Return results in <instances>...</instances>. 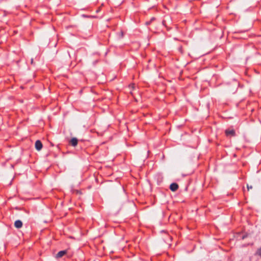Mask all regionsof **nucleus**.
<instances>
[{
    "label": "nucleus",
    "mask_w": 261,
    "mask_h": 261,
    "mask_svg": "<svg viewBox=\"0 0 261 261\" xmlns=\"http://www.w3.org/2000/svg\"><path fill=\"white\" fill-rule=\"evenodd\" d=\"M31 64H33V59H31Z\"/></svg>",
    "instance_id": "9b49d317"
},
{
    "label": "nucleus",
    "mask_w": 261,
    "mask_h": 261,
    "mask_svg": "<svg viewBox=\"0 0 261 261\" xmlns=\"http://www.w3.org/2000/svg\"><path fill=\"white\" fill-rule=\"evenodd\" d=\"M256 253L261 257V247L258 249Z\"/></svg>",
    "instance_id": "0eeeda50"
},
{
    "label": "nucleus",
    "mask_w": 261,
    "mask_h": 261,
    "mask_svg": "<svg viewBox=\"0 0 261 261\" xmlns=\"http://www.w3.org/2000/svg\"><path fill=\"white\" fill-rule=\"evenodd\" d=\"M67 251L66 250H62L59 251L57 254H56V258H60L62 257L63 255H64L65 254H66Z\"/></svg>",
    "instance_id": "423d86ee"
},
{
    "label": "nucleus",
    "mask_w": 261,
    "mask_h": 261,
    "mask_svg": "<svg viewBox=\"0 0 261 261\" xmlns=\"http://www.w3.org/2000/svg\"><path fill=\"white\" fill-rule=\"evenodd\" d=\"M150 22H151V21H147V22H146V25H149V24L150 23Z\"/></svg>",
    "instance_id": "9d476101"
},
{
    "label": "nucleus",
    "mask_w": 261,
    "mask_h": 261,
    "mask_svg": "<svg viewBox=\"0 0 261 261\" xmlns=\"http://www.w3.org/2000/svg\"><path fill=\"white\" fill-rule=\"evenodd\" d=\"M164 23H165V21H163V24H164Z\"/></svg>",
    "instance_id": "dca6fc26"
},
{
    "label": "nucleus",
    "mask_w": 261,
    "mask_h": 261,
    "mask_svg": "<svg viewBox=\"0 0 261 261\" xmlns=\"http://www.w3.org/2000/svg\"><path fill=\"white\" fill-rule=\"evenodd\" d=\"M100 11V9L99 8L96 10V12L98 13Z\"/></svg>",
    "instance_id": "2eb2a0df"
},
{
    "label": "nucleus",
    "mask_w": 261,
    "mask_h": 261,
    "mask_svg": "<svg viewBox=\"0 0 261 261\" xmlns=\"http://www.w3.org/2000/svg\"><path fill=\"white\" fill-rule=\"evenodd\" d=\"M14 226L17 228H20L22 226V222L20 220H16L14 223Z\"/></svg>",
    "instance_id": "39448f33"
},
{
    "label": "nucleus",
    "mask_w": 261,
    "mask_h": 261,
    "mask_svg": "<svg viewBox=\"0 0 261 261\" xmlns=\"http://www.w3.org/2000/svg\"><path fill=\"white\" fill-rule=\"evenodd\" d=\"M77 142L78 140L76 138H72L70 141V143L73 146H76L77 144Z\"/></svg>",
    "instance_id": "20e7f679"
},
{
    "label": "nucleus",
    "mask_w": 261,
    "mask_h": 261,
    "mask_svg": "<svg viewBox=\"0 0 261 261\" xmlns=\"http://www.w3.org/2000/svg\"><path fill=\"white\" fill-rule=\"evenodd\" d=\"M225 134L227 136H234L236 135V133L234 129H226L225 130Z\"/></svg>",
    "instance_id": "f257e3e1"
},
{
    "label": "nucleus",
    "mask_w": 261,
    "mask_h": 261,
    "mask_svg": "<svg viewBox=\"0 0 261 261\" xmlns=\"http://www.w3.org/2000/svg\"><path fill=\"white\" fill-rule=\"evenodd\" d=\"M130 86L132 87L133 88L134 87V84H132Z\"/></svg>",
    "instance_id": "f8f14e48"
},
{
    "label": "nucleus",
    "mask_w": 261,
    "mask_h": 261,
    "mask_svg": "<svg viewBox=\"0 0 261 261\" xmlns=\"http://www.w3.org/2000/svg\"><path fill=\"white\" fill-rule=\"evenodd\" d=\"M178 188V185L176 183H172L170 186V189L173 191H176Z\"/></svg>",
    "instance_id": "7ed1b4c3"
},
{
    "label": "nucleus",
    "mask_w": 261,
    "mask_h": 261,
    "mask_svg": "<svg viewBox=\"0 0 261 261\" xmlns=\"http://www.w3.org/2000/svg\"><path fill=\"white\" fill-rule=\"evenodd\" d=\"M153 20H154V17H153V18H152L151 19L150 21H153Z\"/></svg>",
    "instance_id": "ddd939ff"
},
{
    "label": "nucleus",
    "mask_w": 261,
    "mask_h": 261,
    "mask_svg": "<svg viewBox=\"0 0 261 261\" xmlns=\"http://www.w3.org/2000/svg\"><path fill=\"white\" fill-rule=\"evenodd\" d=\"M234 84H235V85H237V81H234Z\"/></svg>",
    "instance_id": "4468645a"
},
{
    "label": "nucleus",
    "mask_w": 261,
    "mask_h": 261,
    "mask_svg": "<svg viewBox=\"0 0 261 261\" xmlns=\"http://www.w3.org/2000/svg\"><path fill=\"white\" fill-rule=\"evenodd\" d=\"M120 36L121 37H123V32H120Z\"/></svg>",
    "instance_id": "1a4fd4ad"
},
{
    "label": "nucleus",
    "mask_w": 261,
    "mask_h": 261,
    "mask_svg": "<svg viewBox=\"0 0 261 261\" xmlns=\"http://www.w3.org/2000/svg\"><path fill=\"white\" fill-rule=\"evenodd\" d=\"M35 148L36 150L39 151L42 148V144L40 140H37L35 142Z\"/></svg>",
    "instance_id": "f03ea898"
},
{
    "label": "nucleus",
    "mask_w": 261,
    "mask_h": 261,
    "mask_svg": "<svg viewBox=\"0 0 261 261\" xmlns=\"http://www.w3.org/2000/svg\"><path fill=\"white\" fill-rule=\"evenodd\" d=\"M247 188L248 191H249L250 189H252V186H249L248 185H247Z\"/></svg>",
    "instance_id": "6e6552de"
}]
</instances>
